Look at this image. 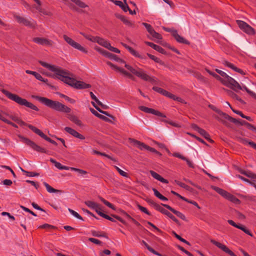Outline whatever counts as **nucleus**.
Masks as SVG:
<instances>
[{"mask_svg": "<svg viewBox=\"0 0 256 256\" xmlns=\"http://www.w3.org/2000/svg\"><path fill=\"white\" fill-rule=\"evenodd\" d=\"M60 96L62 97V98H64L66 99V100L67 101L69 102H70L72 103V104H74L75 102V100L73 99H72L70 98L69 97L63 94H60Z\"/></svg>", "mask_w": 256, "mask_h": 256, "instance_id": "52", "label": "nucleus"}, {"mask_svg": "<svg viewBox=\"0 0 256 256\" xmlns=\"http://www.w3.org/2000/svg\"><path fill=\"white\" fill-rule=\"evenodd\" d=\"M165 122L170 124V125L174 126H175V127H177V128H180V126L177 124V123H176L174 122H173L172 121H166V120H165L164 121Z\"/></svg>", "mask_w": 256, "mask_h": 256, "instance_id": "60", "label": "nucleus"}, {"mask_svg": "<svg viewBox=\"0 0 256 256\" xmlns=\"http://www.w3.org/2000/svg\"><path fill=\"white\" fill-rule=\"evenodd\" d=\"M93 152L94 154H100V155H101V156H104L110 160H114L112 157H110V156L104 154V153H102V152H98L97 150H93Z\"/></svg>", "mask_w": 256, "mask_h": 256, "instance_id": "45", "label": "nucleus"}, {"mask_svg": "<svg viewBox=\"0 0 256 256\" xmlns=\"http://www.w3.org/2000/svg\"><path fill=\"white\" fill-rule=\"evenodd\" d=\"M35 78L38 79V80H40L42 82H46V81L44 80V79L40 74H39L37 73L35 75Z\"/></svg>", "mask_w": 256, "mask_h": 256, "instance_id": "63", "label": "nucleus"}, {"mask_svg": "<svg viewBox=\"0 0 256 256\" xmlns=\"http://www.w3.org/2000/svg\"><path fill=\"white\" fill-rule=\"evenodd\" d=\"M102 46L108 48L110 46V43L104 38L98 36L96 38V42Z\"/></svg>", "mask_w": 256, "mask_h": 256, "instance_id": "20", "label": "nucleus"}, {"mask_svg": "<svg viewBox=\"0 0 256 256\" xmlns=\"http://www.w3.org/2000/svg\"><path fill=\"white\" fill-rule=\"evenodd\" d=\"M84 203L88 206L89 208H90L94 210L95 209L97 210L98 208V206L99 205L97 203L94 202L92 201H90V200L86 201L84 202Z\"/></svg>", "mask_w": 256, "mask_h": 256, "instance_id": "28", "label": "nucleus"}, {"mask_svg": "<svg viewBox=\"0 0 256 256\" xmlns=\"http://www.w3.org/2000/svg\"><path fill=\"white\" fill-rule=\"evenodd\" d=\"M40 63L44 67L54 72L57 78L65 83L78 89H84L90 88V86L83 82L78 81L71 77V74L60 68L49 64L45 62L40 61Z\"/></svg>", "mask_w": 256, "mask_h": 256, "instance_id": "2", "label": "nucleus"}, {"mask_svg": "<svg viewBox=\"0 0 256 256\" xmlns=\"http://www.w3.org/2000/svg\"><path fill=\"white\" fill-rule=\"evenodd\" d=\"M212 188L224 198H226L228 194L227 192L218 187L212 186Z\"/></svg>", "mask_w": 256, "mask_h": 256, "instance_id": "30", "label": "nucleus"}, {"mask_svg": "<svg viewBox=\"0 0 256 256\" xmlns=\"http://www.w3.org/2000/svg\"><path fill=\"white\" fill-rule=\"evenodd\" d=\"M96 212L101 216L104 218V216H106V214H104L102 212V209L100 206V205L98 206V209H95L94 210Z\"/></svg>", "mask_w": 256, "mask_h": 256, "instance_id": "54", "label": "nucleus"}, {"mask_svg": "<svg viewBox=\"0 0 256 256\" xmlns=\"http://www.w3.org/2000/svg\"><path fill=\"white\" fill-rule=\"evenodd\" d=\"M63 38L64 40H66V42L74 48L78 49L84 53H87V50L84 47H82L79 44L74 41L71 38H69L66 35H64Z\"/></svg>", "mask_w": 256, "mask_h": 256, "instance_id": "9", "label": "nucleus"}, {"mask_svg": "<svg viewBox=\"0 0 256 256\" xmlns=\"http://www.w3.org/2000/svg\"><path fill=\"white\" fill-rule=\"evenodd\" d=\"M224 64L226 66L232 69L236 72H237L242 74H244V72L240 69L236 68L232 64H231L227 61H224Z\"/></svg>", "mask_w": 256, "mask_h": 256, "instance_id": "21", "label": "nucleus"}, {"mask_svg": "<svg viewBox=\"0 0 256 256\" xmlns=\"http://www.w3.org/2000/svg\"><path fill=\"white\" fill-rule=\"evenodd\" d=\"M64 130L66 132H68V133H69L70 134H72V136L76 138H78L81 140L84 139V137L82 135L80 134L74 130L70 127H66L64 128Z\"/></svg>", "mask_w": 256, "mask_h": 256, "instance_id": "16", "label": "nucleus"}, {"mask_svg": "<svg viewBox=\"0 0 256 256\" xmlns=\"http://www.w3.org/2000/svg\"><path fill=\"white\" fill-rule=\"evenodd\" d=\"M214 77L217 80H220L223 84H224L226 86L230 88V85L228 84V82H226V80L222 78L219 76H218L216 74H215V75H214Z\"/></svg>", "mask_w": 256, "mask_h": 256, "instance_id": "41", "label": "nucleus"}, {"mask_svg": "<svg viewBox=\"0 0 256 256\" xmlns=\"http://www.w3.org/2000/svg\"><path fill=\"white\" fill-rule=\"evenodd\" d=\"M172 234H174V235L175 236L176 238L178 240H179L181 242H182L184 243H186L188 244H190V243L188 242H187L186 240H185L183 238L180 237L179 235L176 234L174 232H173Z\"/></svg>", "mask_w": 256, "mask_h": 256, "instance_id": "44", "label": "nucleus"}, {"mask_svg": "<svg viewBox=\"0 0 256 256\" xmlns=\"http://www.w3.org/2000/svg\"><path fill=\"white\" fill-rule=\"evenodd\" d=\"M156 210L160 212L162 214L166 215L168 216L174 222H178V220L170 212H168V210L162 208L160 205L155 203L154 202L149 200L148 201Z\"/></svg>", "mask_w": 256, "mask_h": 256, "instance_id": "8", "label": "nucleus"}, {"mask_svg": "<svg viewBox=\"0 0 256 256\" xmlns=\"http://www.w3.org/2000/svg\"><path fill=\"white\" fill-rule=\"evenodd\" d=\"M68 210L74 217L78 219L83 220L82 217L76 212L74 211V210L70 208H68Z\"/></svg>", "mask_w": 256, "mask_h": 256, "instance_id": "39", "label": "nucleus"}, {"mask_svg": "<svg viewBox=\"0 0 256 256\" xmlns=\"http://www.w3.org/2000/svg\"><path fill=\"white\" fill-rule=\"evenodd\" d=\"M138 208L142 212H144L148 214H150L149 212H148V210H146V208H145L140 205H138Z\"/></svg>", "mask_w": 256, "mask_h": 256, "instance_id": "62", "label": "nucleus"}, {"mask_svg": "<svg viewBox=\"0 0 256 256\" xmlns=\"http://www.w3.org/2000/svg\"><path fill=\"white\" fill-rule=\"evenodd\" d=\"M68 118L72 122L75 123L76 124L79 126H81L82 125V122L76 116L74 115H70L68 116Z\"/></svg>", "mask_w": 256, "mask_h": 256, "instance_id": "31", "label": "nucleus"}, {"mask_svg": "<svg viewBox=\"0 0 256 256\" xmlns=\"http://www.w3.org/2000/svg\"><path fill=\"white\" fill-rule=\"evenodd\" d=\"M175 182L178 186H180L182 187V188H184L186 190H189V188L190 187L188 186H186V184H184L182 183V182H181L178 180H175Z\"/></svg>", "mask_w": 256, "mask_h": 256, "instance_id": "51", "label": "nucleus"}, {"mask_svg": "<svg viewBox=\"0 0 256 256\" xmlns=\"http://www.w3.org/2000/svg\"><path fill=\"white\" fill-rule=\"evenodd\" d=\"M148 56L150 58L154 60V62L160 64L162 63V61L156 56L148 54Z\"/></svg>", "mask_w": 256, "mask_h": 256, "instance_id": "47", "label": "nucleus"}, {"mask_svg": "<svg viewBox=\"0 0 256 256\" xmlns=\"http://www.w3.org/2000/svg\"><path fill=\"white\" fill-rule=\"evenodd\" d=\"M238 140L239 141L244 144H248L250 146V142H252V141H249L248 140L246 139V138H238Z\"/></svg>", "mask_w": 256, "mask_h": 256, "instance_id": "50", "label": "nucleus"}, {"mask_svg": "<svg viewBox=\"0 0 256 256\" xmlns=\"http://www.w3.org/2000/svg\"><path fill=\"white\" fill-rule=\"evenodd\" d=\"M125 67L132 74H136V76L144 80L149 81L152 82H153L154 81L153 78L148 75L144 71L140 68H134L127 64H125Z\"/></svg>", "mask_w": 256, "mask_h": 256, "instance_id": "5", "label": "nucleus"}, {"mask_svg": "<svg viewBox=\"0 0 256 256\" xmlns=\"http://www.w3.org/2000/svg\"><path fill=\"white\" fill-rule=\"evenodd\" d=\"M150 172L152 176L155 179H156L158 180H160V182H164V183H166V184L168 183V181L162 178L160 175H159L156 172H154L152 170H150Z\"/></svg>", "mask_w": 256, "mask_h": 256, "instance_id": "22", "label": "nucleus"}, {"mask_svg": "<svg viewBox=\"0 0 256 256\" xmlns=\"http://www.w3.org/2000/svg\"><path fill=\"white\" fill-rule=\"evenodd\" d=\"M225 198L236 204H239L240 203V200L238 198L228 192Z\"/></svg>", "mask_w": 256, "mask_h": 256, "instance_id": "26", "label": "nucleus"}, {"mask_svg": "<svg viewBox=\"0 0 256 256\" xmlns=\"http://www.w3.org/2000/svg\"><path fill=\"white\" fill-rule=\"evenodd\" d=\"M198 133L202 136H203L206 139L208 140L210 142H213V140H211L210 138L209 134L208 132H206L202 128L198 132Z\"/></svg>", "mask_w": 256, "mask_h": 256, "instance_id": "32", "label": "nucleus"}, {"mask_svg": "<svg viewBox=\"0 0 256 256\" xmlns=\"http://www.w3.org/2000/svg\"><path fill=\"white\" fill-rule=\"evenodd\" d=\"M92 234L93 236H97V237L105 236L104 234H102L100 232H96V231H92Z\"/></svg>", "mask_w": 256, "mask_h": 256, "instance_id": "56", "label": "nucleus"}, {"mask_svg": "<svg viewBox=\"0 0 256 256\" xmlns=\"http://www.w3.org/2000/svg\"><path fill=\"white\" fill-rule=\"evenodd\" d=\"M146 44L150 46L154 50L162 54H164L165 52L164 50L158 46L148 42H146Z\"/></svg>", "mask_w": 256, "mask_h": 256, "instance_id": "24", "label": "nucleus"}, {"mask_svg": "<svg viewBox=\"0 0 256 256\" xmlns=\"http://www.w3.org/2000/svg\"><path fill=\"white\" fill-rule=\"evenodd\" d=\"M92 106H94V108H96V110H97L99 112H100V113H102V114H105V115H106V116H110V118H112L113 119L114 118L112 116H111V115L109 114L108 113V112H106V111H103V110H100V108H99V107H98V106L96 104H95L94 102H92Z\"/></svg>", "mask_w": 256, "mask_h": 256, "instance_id": "35", "label": "nucleus"}, {"mask_svg": "<svg viewBox=\"0 0 256 256\" xmlns=\"http://www.w3.org/2000/svg\"><path fill=\"white\" fill-rule=\"evenodd\" d=\"M2 92L8 98L14 101L18 104L22 106H25L28 108H30L36 111L38 110V108L36 106L33 104L32 103L28 102L26 100L21 98L18 95L12 94L6 90H2Z\"/></svg>", "mask_w": 256, "mask_h": 256, "instance_id": "4", "label": "nucleus"}, {"mask_svg": "<svg viewBox=\"0 0 256 256\" xmlns=\"http://www.w3.org/2000/svg\"><path fill=\"white\" fill-rule=\"evenodd\" d=\"M106 56L112 60H114L116 61L125 64V62L124 60H122L118 58L116 55L112 54L108 52H107Z\"/></svg>", "mask_w": 256, "mask_h": 256, "instance_id": "27", "label": "nucleus"}, {"mask_svg": "<svg viewBox=\"0 0 256 256\" xmlns=\"http://www.w3.org/2000/svg\"><path fill=\"white\" fill-rule=\"evenodd\" d=\"M236 23L240 28L246 34H252L254 33V29L244 22L238 20Z\"/></svg>", "mask_w": 256, "mask_h": 256, "instance_id": "12", "label": "nucleus"}, {"mask_svg": "<svg viewBox=\"0 0 256 256\" xmlns=\"http://www.w3.org/2000/svg\"><path fill=\"white\" fill-rule=\"evenodd\" d=\"M142 25H144L146 27L150 34L151 33V32H152L154 30L151 26L147 23L143 22Z\"/></svg>", "mask_w": 256, "mask_h": 256, "instance_id": "48", "label": "nucleus"}, {"mask_svg": "<svg viewBox=\"0 0 256 256\" xmlns=\"http://www.w3.org/2000/svg\"><path fill=\"white\" fill-rule=\"evenodd\" d=\"M18 137L24 142L31 147L34 150L44 153H48L47 151L44 148L37 145L35 142L30 139L24 138L21 135H19Z\"/></svg>", "mask_w": 256, "mask_h": 256, "instance_id": "7", "label": "nucleus"}, {"mask_svg": "<svg viewBox=\"0 0 256 256\" xmlns=\"http://www.w3.org/2000/svg\"><path fill=\"white\" fill-rule=\"evenodd\" d=\"M120 8L123 10H124L126 12H127L128 10H130V8L127 4H122V6Z\"/></svg>", "mask_w": 256, "mask_h": 256, "instance_id": "64", "label": "nucleus"}, {"mask_svg": "<svg viewBox=\"0 0 256 256\" xmlns=\"http://www.w3.org/2000/svg\"><path fill=\"white\" fill-rule=\"evenodd\" d=\"M210 242L216 245V246H218V248L222 250L231 256H236V255L230 250L228 249V248H227L225 245L218 242L214 240H211Z\"/></svg>", "mask_w": 256, "mask_h": 256, "instance_id": "13", "label": "nucleus"}, {"mask_svg": "<svg viewBox=\"0 0 256 256\" xmlns=\"http://www.w3.org/2000/svg\"><path fill=\"white\" fill-rule=\"evenodd\" d=\"M241 230H242L243 232H244L245 233L250 235V236H252V234L250 233V232L248 231V230L245 227H244V226H240L239 228H238Z\"/></svg>", "mask_w": 256, "mask_h": 256, "instance_id": "57", "label": "nucleus"}, {"mask_svg": "<svg viewBox=\"0 0 256 256\" xmlns=\"http://www.w3.org/2000/svg\"><path fill=\"white\" fill-rule=\"evenodd\" d=\"M126 48H127L129 52L134 56H139L138 54L134 50H133L132 48L130 47L129 46H127L126 44H122Z\"/></svg>", "mask_w": 256, "mask_h": 256, "instance_id": "36", "label": "nucleus"}, {"mask_svg": "<svg viewBox=\"0 0 256 256\" xmlns=\"http://www.w3.org/2000/svg\"><path fill=\"white\" fill-rule=\"evenodd\" d=\"M139 108L145 112H146V113H150V114H154V115H156V116H162V117H165L166 116H164L162 114L161 112H160L158 111H157V110H156L154 109H152V108H147V107H146V106H139Z\"/></svg>", "mask_w": 256, "mask_h": 256, "instance_id": "14", "label": "nucleus"}, {"mask_svg": "<svg viewBox=\"0 0 256 256\" xmlns=\"http://www.w3.org/2000/svg\"><path fill=\"white\" fill-rule=\"evenodd\" d=\"M117 18L120 19L124 23L126 24L132 26H133V24L132 22L128 20L124 16L118 14L117 15Z\"/></svg>", "mask_w": 256, "mask_h": 256, "instance_id": "29", "label": "nucleus"}, {"mask_svg": "<svg viewBox=\"0 0 256 256\" xmlns=\"http://www.w3.org/2000/svg\"><path fill=\"white\" fill-rule=\"evenodd\" d=\"M175 39L178 42L184 44H189L190 42L186 40L182 36H180L176 32H174V35L173 36Z\"/></svg>", "mask_w": 256, "mask_h": 256, "instance_id": "19", "label": "nucleus"}, {"mask_svg": "<svg viewBox=\"0 0 256 256\" xmlns=\"http://www.w3.org/2000/svg\"><path fill=\"white\" fill-rule=\"evenodd\" d=\"M114 168L121 176L124 177H128V174L126 172H124V171H123L116 166H115Z\"/></svg>", "mask_w": 256, "mask_h": 256, "instance_id": "46", "label": "nucleus"}, {"mask_svg": "<svg viewBox=\"0 0 256 256\" xmlns=\"http://www.w3.org/2000/svg\"><path fill=\"white\" fill-rule=\"evenodd\" d=\"M32 97L46 106L53 108L56 110L64 112L66 113L70 112V108L58 102L53 101L46 98L40 97L36 96H32Z\"/></svg>", "mask_w": 256, "mask_h": 256, "instance_id": "3", "label": "nucleus"}, {"mask_svg": "<svg viewBox=\"0 0 256 256\" xmlns=\"http://www.w3.org/2000/svg\"><path fill=\"white\" fill-rule=\"evenodd\" d=\"M162 94L165 96H166L172 99V98H174V95L168 92H166L165 90H164Z\"/></svg>", "mask_w": 256, "mask_h": 256, "instance_id": "53", "label": "nucleus"}, {"mask_svg": "<svg viewBox=\"0 0 256 256\" xmlns=\"http://www.w3.org/2000/svg\"><path fill=\"white\" fill-rule=\"evenodd\" d=\"M108 49L109 50H110V51H112L113 52H116V53H120V50H118V48H115L114 47H112L110 46H110H108Z\"/></svg>", "mask_w": 256, "mask_h": 256, "instance_id": "59", "label": "nucleus"}, {"mask_svg": "<svg viewBox=\"0 0 256 256\" xmlns=\"http://www.w3.org/2000/svg\"><path fill=\"white\" fill-rule=\"evenodd\" d=\"M240 87L242 88V89L241 90H245L251 96L252 95V94H254V92L251 91L248 88H247V87L246 86H241L240 85Z\"/></svg>", "mask_w": 256, "mask_h": 256, "instance_id": "55", "label": "nucleus"}, {"mask_svg": "<svg viewBox=\"0 0 256 256\" xmlns=\"http://www.w3.org/2000/svg\"><path fill=\"white\" fill-rule=\"evenodd\" d=\"M218 114H219V116H216V118H217L218 120L220 121L221 122H222V123H224V124H226V121L225 120H228L229 118H230V116L228 115L227 114L222 112L221 110H220V113H218Z\"/></svg>", "mask_w": 256, "mask_h": 256, "instance_id": "23", "label": "nucleus"}, {"mask_svg": "<svg viewBox=\"0 0 256 256\" xmlns=\"http://www.w3.org/2000/svg\"><path fill=\"white\" fill-rule=\"evenodd\" d=\"M71 170L78 172L81 175H85L87 174L86 171L76 168H71Z\"/></svg>", "mask_w": 256, "mask_h": 256, "instance_id": "49", "label": "nucleus"}, {"mask_svg": "<svg viewBox=\"0 0 256 256\" xmlns=\"http://www.w3.org/2000/svg\"><path fill=\"white\" fill-rule=\"evenodd\" d=\"M40 63L44 67L54 72L57 78L65 83L78 89H84L90 88V86L83 82L78 81L71 77V74L60 68L49 64L45 62L40 61Z\"/></svg>", "mask_w": 256, "mask_h": 256, "instance_id": "1", "label": "nucleus"}, {"mask_svg": "<svg viewBox=\"0 0 256 256\" xmlns=\"http://www.w3.org/2000/svg\"><path fill=\"white\" fill-rule=\"evenodd\" d=\"M80 34H82L86 39L90 40V41L92 42H96V38H97L98 36H92L88 34H85L82 32H81Z\"/></svg>", "mask_w": 256, "mask_h": 256, "instance_id": "40", "label": "nucleus"}, {"mask_svg": "<svg viewBox=\"0 0 256 256\" xmlns=\"http://www.w3.org/2000/svg\"><path fill=\"white\" fill-rule=\"evenodd\" d=\"M14 16L18 23L23 24L26 26H28L32 28L34 27L35 23L34 20H30L28 19L22 17L19 15L15 14Z\"/></svg>", "mask_w": 256, "mask_h": 256, "instance_id": "11", "label": "nucleus"}, {"mask_svg": "<svg viewBox=\"0 0 256 256\" xmlns=\"http://www.w3.org/2000/svg\"><path fill=\"white\" fill-rule=\"evenodd\" d=\"M9 117L14 121L17 122L19 120V118L16 115H8Z\"/></svg>", "mask_w": 256, "mask_h": 256, "instance_id": "61", "label": "nucleus"}, {"mask_svg": "<svg viewBox=\"0 0 256 256\" xmlns=\"http://www.w3.org/2000/svg\"><path fill=\"white\" fill-rule=\"evenodd\" d=\"M94 49L98 51V52H99L101 54H102V55L106 56L108 52L104 50V49L98 46H96L94 47Z\"/></svg>", "mask_w": 256, "mask_h": 256, "instance_id": "43", "label": "nucleus"}, {"mask_svg": "<svg viewBox=\"0 0 256 256\" xmlns=\"http://www.w3.org/2000/svg\"><path fill=\"white\" fill-rule=\"evenodd\" d=\"M150 34L154 38L158 40H160L162 38V37L160 34L155 32V30H154L152 32H151V33Z\"/></svg>", "mask_w": 256, "mask_h": 256, "instance_id": "38", "label": "nucleus"}, {"mask_svg": "<svg viewBox=\"0 0 256 256\" xmlns=\"http://www.w3.org/2000/svg\"><path fill=\"white\" fill-rule=\"evenodd\" d=\"M228 94L229 96H230L232 98H234V99L240 102H244L243 100L240 98L234 92L230 91V90H228Z\"/></svg>", "mask_w": 256, "mask_h": 256, "instance_id": "37", "label": "nucleus"}, {"mask_svg": "<svg viewBox=\"0 0 256 256\" xmlns=\"http://www.w3.org/2000/svg\"><path fill=\"white\" fill-rule=\"evenodd\" d=\"M107 64L108 65H109L110 67H112V68L115 69L116 70H118L120 72H122V74H124L126 75V76H128L129 78H132V76L129 73H128V72H126V70H124L123 69H122L116 66H114V64H113L112 62H107Z\"/></svg>", "mask_w": 256, "mask_h": 256, "instance_id": "18", "label": "nucleus"}, {"mask_svg": "<svg viewBox=\"0 0 256 256\" xmlns=\"http://www.w3.org/2000/svg\"><path fill=\"white\" fill-rule=\"evenodd\" d=\"M88 240L96 244H101V242L97 239L94 238H89Z\"/></svg>", "mask_w": 256, "mask_h": 256, "instance_id": "58", "label": "nucleus"}, {"mask_svg": "<svg viewBox=\"0 0 256 256\" xmlns=\"http://www.w3.org/2000/svg\"><path fill=\"white\" fill-rule=\"evenodd\" d=\"M33 41L42 45L51 46L52 44V41L44 38H33Z\"/></svg>", "mask_w": 256, "mask_h": 256, "instance_id": "15", "label": "nucleus"}, {"mask_svg": "<svg viewBox=\"0 0 256 256\" xmlns=\"http://www.w3.org/2000/svg\"><path fill=\"white\" fill-rule=\"evenodd\" d=\"M72 2H74L76 6L80 8H85L88 6L80 0H70Z\"/></svg>", "mask_w": 256, "mask_h": 256, "instance_id": "33", "label": "nucleus"}, {"mask_svg": "<svg viewBox=\"0 0 256 256\" xmlns=\"http://www.w3.org/2000/svg\"><path fill=\"white\" fill-rule=\"evenodd\" d=\"M142 243L146 248L151 252L153 253L154 254L162 256L159 253L157 252L154 249H152L151 247H150L144 240H142Z\"/></svg>", "mask_w": 256, "mask_h": 256, "instance_id": "34", "label": "nucleus"}, {"mask_svg": "<svg viewBox=\"0 0 256 256\" xmlns=\"http://www.w3.org/2000/svg\"><path fill=\"white\" fill-rule=\"evenodd\" d=\"M129 141L134 146H137L138 148H139L140 149L142 150L145 149V150H147L150 152H156V153L157 152L156 150L154 148H150L149 146H148L145 144H144L142 143L139 141H138L136 140H134L132 138H130Z\"/></svg>", "mask_w": 256, "mask_h": 256, "instance_id": "10", "label": "nucleus"}, {"mask_svg": "<svg viewBox=\"0 0 256 256\" xmlns=\"http://www.w3.org/2000/svg\"><path fill=\"white\" fill-rule=\"evenodd\" d=\"M44 185L45 186L47 191L50 193H58L61 194L62 193V191L61 190H56L52 188L46 182H43Z\"/></svg>", "mask_w": 256, "mask_h": 256, "instance_id": "25", "label": "nucleus"}, {"mask_svg": "<svg viewBox=\"0 0 256 256\" xmlns=\"http://www.w3.org/2000/svg\"><path fill=\"white\" fill-rule=\"evenodd\" d=\"M50 161L54 164L56 168L60 170H62V164L60 162H57L53 158H50Z\"/></svg>", "mask_w": 256, "mask_h": 256, "instance_id": "42", "label": "nucleus"}, {"mask_svg": "<svg viewBox=\"0 0 256 256\" xmlns=\"http://www.w3.org/2000/svg\"><path fill=\"white\" fill-rule=\"evenodd\" d=\"M216 71L222 76L224 78V79L226 80V82H228V84L230 85V88L236 91V89H242L240 84L234 79L228 75L226 72L218 69H216Z\"/></svg>", "mask_w": 256, "mask_h": 256, "instance_id": "6", "label": "nucleus"}, {"mask_svg": "<svg viewBox=\"0 0 256 256\" xmlns=\"http://www.w3.org/2000/svg\"><path fill=\"white\" fill-rule=\"evenodd\" d=\"M162 205L164 206L165 208H167L169 210H170L171 212H172L174 214H176L178 217L182 218V220H185L186 217L181 212H180L178 211H177L175 210H174L173 208L170 207V206L166 204H162Z\"/></svg>", "mask_w": 256, "mask_h": 256, "instance_id": "17", "label": "nucleus"}]
</instances>
